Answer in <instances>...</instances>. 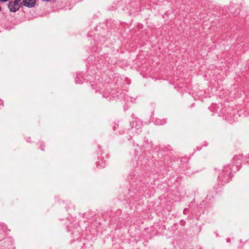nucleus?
<instances>
[{"label":"nucleus","mask_w":249,"mask_h":249,"mask_svg":"<svg viewBox=\"0 0 249 249\" xmlns=\"http://www.w3.org/2000/svg\"><path fill=\"white\" fill-rule=\"evenodd\" d=\"M21 5H23L28 8L34 7L36 4V0H20Z\"/></svg>","instance_id":"nucleus-1"},{"label":"nucleus","mask_w":249,"mask_h":249,"mask_svg":"<svg viewBox=\"0 0 249 249\" xmlns=\"http://www.w3.org/2000/svg\"><path fill=\"white\" fill-rule=\"evenodd\" d=\"M9 0H0V1L1 2H4L8 1Z\"/></svg>","instance_id":"nucleus-2"},{"label":"nucleus","mask_w":249,"mask_h":249,"mask_svg":"<svg viewBox=\"0 0 249 249\" xmlns=\"http://www.w3.org/2000/svg\"><path fill=\"white\" fill-rule=\"evenodd\" d=\"M43 1L49 2L50 0H42Z\"/></svg>","instance_id":"nucleus-3"},{"label":"nucleus","mask_w":249,"mask_h":249,"mask_svg":"<svg viewBox=\"0 0 249 249\" xmlns=\"http://www.w3.org/2000/svg\"><path fill=\"white\" fill-rule=\"evenodd\" d=\"M1 11V7L0 6V12Z\"/></svg>","instance_id":"nucleus-4"}]
</instances>
